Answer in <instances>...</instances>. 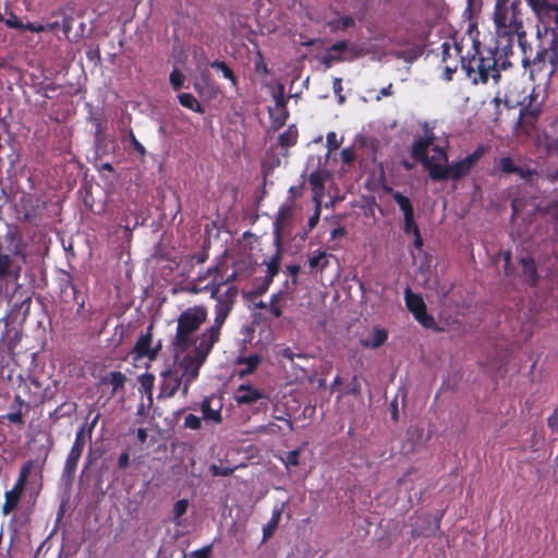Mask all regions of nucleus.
<instances>
[{"instance_id":"obj_1","label":"nucleus","mask_w":558,"mask_h":558,"mask_svg":"<svg viewBox=\"0 0 558 558\" xmlns=\"http://www.w3.org/2000/svg\"><path fill=\"white\" fill-rule=\"evenodd\" d=\"M494 23L496 38L485 45L474 41L472 57L462 59V70L475 85L487 84L489 80L495 84L500 81V71L511 65L509 56L512 53L513 36L518 37L524 68L525 59L530 57L529 48L532 47L526 43L520 0H496Z\"/></svg>"},{"instance_id":"obj_2","label":"nucleus","mask_w":558,"mask_h":558,"mask_svg":"<svg viewBox=\"0 0 558 558\" xmlns=\"http://www.w3.org/2000/svg\"><path fill=\"white\" fill-rule=\"evenodd\" d=\"M534 11L553 22L554 26L545 27L543 34L538 31L536 51L529 48L525 68L531 66L532 72H546L553 76L558 71V4L542 0Z\"/></svg>"},{"instance_id":"obj_3","label":"nucleus","mask_w":558,"mask_h":558,"mask_svg":"<svg viewBox=\"0 0 558 558\" xmlns=\"http://www.w3.org/2000/svg\"><path fill=\"white\" fill-rule=\"evenodd\" d=\"M208 311L205 305H194L185 308L177 318L175 335L172 340L175 353H185L198 343L201 335L196 336L201 326L207 320Z\"/></svg>"},{"instance_id":"obj_4","label":"nucleus","mask_w":558,"mask_h":558,"mask_svg":"<svg viewBox=\"0 0 558 558\" xmlns=\"http://www.w3.org/2000/svg\"><path fill=\"white\" fill-rule=\"evenodd\" d=\"M217 342L218 340L215 338L201 333L195 348H191V352L184 354L178 365L173 366L183 379L182 395L184 397L189 393L191 384L197 379L202 365L206 362Z\"/></svg>"},{"instance_id":"obj_5","label":"nucleus","mask_w":558,"mask_h":558,"mask_svg":"<svg viewBox=\"0 0 558 558\" xmlns=\"http://www.w3.org/2000/svg\"><path fill=\"white\" fill-rule=\"evenodd\" d=\"M238 292L239 291L235 286H229L223 293H219L213 298L216 300L214 324L206 328L202 333L219 341L221 328L233 310Z\"/></svg>"},{"instance_id":"obj_6","label":"nucleus","mask_w":558,"mask_h":558,"mask_svg":"<svg viewBox=\"0 0 558 558\" xmlns=\"http://www.w3.org/2000/svg\"><path fill=\"white\" fill-rule=\"evenodd\" d=\"M543 113V104L537 101L536 97L530 95V100L526 105L522 104L520 109L519 119L517 122V133L524 134L529 137L533 136L537 131V124Z\"/></svg>"},{"instance_id":"obj_7","label":"nucleus","mask_w":558,"mask_h":558,"mask_svg":"<svg viewBox=\"0 0 558 558\" xmlns=\"http://www.w3.org/2000/svg\"><path fill=\"white\" fill-rule=\"evenodd\" d=\"M404 301L407 308L411 312L414 318L426 329L439 330L435 318L427 313L426 304L423 298L412 292L410 288L404 290Z\"/></svg>"},{"instance_id":"obj_8","label":"nucleus","mask_w":558,"mask_h":558,"mask_svg":"<svg viewBox=\"0 0 558 558\" xmlns=\"http://www.w3.org/2000/svg\"><path fill=\"white\" fill-rule=\"evenodd\" d=\"M161 348V340H158L157 343L153 345V326L150 325L147 327L145 333L140 336L131 351V354L133 355L134 361H140L145 357L149 361H155Z\"/></svg>"},{"instance_id":"obj_9","label":"nucleus","mask_w":558,"mask_h":558,"mask_svg":"<svg viewBox=\"0 0 558 558\" xmlns=\"http://www.w3.org/2000/svg\"><path fill=\"white\" fill-rule=\"evenodd\" d=\"M487 147L478 145L471 154L463 159L449 165L450 180L459 181L468 175L471 170L476 166L480 159L486 154Z\"/></svg>"},{"instance_id":"obj_10","label":"nucleus","mask_w":558,"mask_h":558,"mask_svg":"<svg viewBox=\"0 0 558 558\" xmlns=\"http://www.w3.org/2000/svg\"><path fill=\"white\" fill-rule=\"evenodd\" d=\"M275 106L268 108V114L270 119V126L274 131L281 129L289 118V111L287 109V100L284 98V86L278 85V90L274 93Z\"/></svg>"},{"instance_id":"obj_11","label":"nucleus","mask_w":558,"mask_h":558,"mask_svg":"<svg viewBox=\"0 0 558 558\" xmlns=\"http://www.w3.org/2000/svg\"><path fill=\"white\" fill-rule=\"evenodd\" d=\"M234 400L239 405H250L263 400V409H267V393L248 384L240 385L234 392Z\"/></svg>"},{"instance_id":"obj_12","label":"nucleus","mask_w":558,"mask_h":558,"mask_svg":"<svg viewBox=\"0 0 558 558\" xmlns=\"http://www.w3.org/2000/svg\"><path fill=\"white\" fill-rule=\"evenodd\" d=\"M161 376L162 384L160 387V396L172 398L181 386L183 387V379L179 376V371L173 367L162 372Z\"/></svg>"},{"instance_id":"obj_13","label":"nucleus","mask_w":558,"mask_h":558,"mask_svg":"<svg viewBox=\"0 0 558 558\" xmlns=\"http://www.w3.org/2000/svg\"><path fill=\"white\" fill-rule=\"evenodd\" d=\"M497 168L505 174H518L525 181L532 180L533 175L535 174V170L531 169L530 167H520L515 165L514 160L510 156L501 157L498 160Z\"/></svg>"},{"instance_id":"obj_14","label":"nucleus","mask_w":558,"mask_h":558,"mask_svg":"<svg viewBox=\"0 0 558 558\" xmlns=\"http://www.w3.org/2000/svg\"><path fill=\"white\" fill-rule=\"evenodd\" d=\"M434 140V133L427 134L425 137H420L416 140L411 147L412 157L422 163H425L427 160H429L427 149L430 145H433Z\"/></svg>"},{"instance_id":"obj_15","label":"nucleus","mask_w":558,"mask_h":558,"mask_svg":"<svg viewBox=\"0 0 558 558\" xmlns=\"http://www.w3.org/2000/svg\"><path fill=\"white\" fill-rule=\"evenodd\" d=\"M286 505V502H281L274 507L270 520L263 526V542L268 541L277 531Z\"/></svg>"},{"instance_id":"obj_16","label":"nucleus","mask_w":558,"mask_h":558,"mask_svg":"<svg viewBox=\"0 0 558 558\" xmlns=\"http://www.w3.org/2000/svg\"><path fill=\"white\" fill-rule=\"evenodd\" d=\"M472 51H474L472 49ZM462 49L458 44H454L453 46L448 43L444 41L441 44V62L444 65L451 64L452 61H457V58H460V62L462 63L463 58H470L474 52H469L466 56H461Z\"/></svg>"},{"instance_id":"obj_17","label":"nucleus","mask_w":558,"mask_h":558,"mask_svg":"<svg viewBox=\"0 0 558 558\" xmlns=\"http://www.w3.org/2000/svg\"><path fill=\"white\" fill-rule=\"evenodd\" d=\"M60 292L63 298H71L72 301L77 300L78 290L74 284L73 277L68 271H62L59 278Z\"/></svg>"},{"instance_id":"obj_18","label":"nucleus","mask_w":558,"mask_h":558,"mask_svg":"<svg viewBox=\"0 0 558 558\" xmlns=\"http://www.w3.org/2000/svg\"><path fill=\"white\" fill-rule=\"evenodd\" d=\"M292 210L289 206H281L277 213L275 222H274V233H275V243L276 245H281V232L283 225L291 217Z\"/></svg>"},{"instance_id":"obj_19","label":"nucleus","mask_w":558,"mask_h":558,"mask_svg":"<svg viewBox=\"0 0 558 558\" xmlns=\"http://www.w3.org/2000/svg\"><path fill=\"white\" fill-rule=\"evenodd\" d=\"M23 494L24 493L16 490L14 488H11L10 490H7L4 493V502L1 508V512L3 515H9L10 513L16 510L23 497Z\"/></svg>"},{"instance_id":"obj_20","label":"nucleus","mask_w":558,"mask_h":558,"mask_svg":"<svg viewBox=\"0 0 558 558\" xmlns=\"http://www.w3.org/2000/svg\"><path fill=\"white\" fill-rule=\"evenodd\" d=\"M128 378L126 376L119 372L112 371L101 378L100 383L102 385H110L112 387L111 395H116L118 391L123 390Z\"/></svg>"},{"instance_id":"obj_21","label":"nucleus","mask_w":558,"mask_h":558,"mask_svg":"<svg viewBox=\"0 0 558 558\" xmlns=\"http://www.w3.org/2000/svg\"><path fill=\"white\" fill-rule=\"evenodd\" d=\"M423 166L428 171V175L433 181H446L450 179L449 166L434 163L430 159L423 163Z\"/></svg>"},{"instance_id":"obj_22","label":"nucleus","mask_w":558,"mask_h":558,"mask_svg":"<svg viewBox=\"0 0 558 558\" xmlns=\"http://www.w3.org/2000/svg\"><path fill=\"white\" fill-rule=\"evenodd\" d=\"M202 418L205 421H211L215 424L222 422L221 408L213 409L211 399L206 397L201 402Z\"/></svg>"},{"instance_id":"obj_23","label":"nucleus","mask_w":558,"mask_h":558,"mask_svg":"<svg viewBox=\"0 0 558 558\" xmlns=\"http://www.w3.org/2000/svg\"><path fill=\"white\" fill-rule=\"evenodd\" d=\"M44 383H41L38 378L29 376L28 379L24 384V390L29 397V402L34 404H39V397L43 389Z\"/></svg>"},{"instance_id":"obj_24","label":"nucleus","mask_w":558,"mask_h":558,"mask_svg":"<svg viewBox=\"0 0 558 558\" xmlns=\"http://www.w3.org/2000/svg\"><path fill=\"white\" fill-rule=\"evenodd\" d=\"M262 359L258 354H251L248 356H239L236 360L238 365H245V368L239 372L241 378L252 374L260 364Z\"/></svg>"},{"instance_id":"obj_25","label":"nucleus","mask_w":558,"mask_h":558,"mask_svg":"<svg viewBox=\"0 0 558 558\" xmlns=\"http://www.w3.org/2000/svg\"><path fill=\"white\" fill-rule=\"evenodd\" d=\"M308 183L311 184L312 191L314 193V202H317V199L322 201V196L325 190L324 173L320 170L312 172L308 177Z\"/></svg>"},{"instance_id":"obj_26","label":"nucleus","mask_w":558,"mask_h":558,"mask_svg":"<svg viewBox=\"0 0 558 558\" xmlns=\"http://www.w3.org/2000/svg\"><path fill=\"white\" fill-rule=\"evenodd\" d=\"M207 274L208 275H213V279H211V281L209 283H207L201 290L209 292L210 293V298H214L217 294H219V291H220L221 287L223 286V283H221V274H220L219 266H215L213 268H208Z\"/></svg>"},{"instance_id":"obj_27","label":"nucleus","mask_w":558,"mask_h":558,"mask_svg":"<svg viewBox=\"0 0 558 558\" xmlns=\"http://www.w3.org/2000/svg\"><path fill=\"white\" fill-rule=\"evenodd\" d=\"M388 339V333L385 329L376 328L366 339L361 340L364 348L377 349L383 345Z\"/></svg>"},{"instance_id":"obj_28","label":"nucleus","mask_w":558,"mask_h":558,"mask_svg":"<svg viewBox=\"0 0 558 558\" xmlns=\"http://www.w3.org/2000/svg\"><path fill=\"white\" fill-rule=\"evenodd\" d=\"M520 264L522 266L523 275L530 278L531 286H536L539 277L535 259L531 256H525L520 259Z\"/></svg>"},{"instance_id":"obj_29","label":"nucleus","mask_w":558,"mask_h":558,"mask_svg":"<svg viewBox=\"0 0 558 558\" xmlns=\"http://www.w3.org/2000/svg\"><path fill=\"white\" fill-rule=\"evenodd\" d=\"M81 457H82V454L75 453L74 451L70 450V452L68 453V457L65 459V462L63 465V471H62V476L65 480L73 481Z\"/></svg>"},{"instance_id":"obj_30","label":"nucleus","mask_w":558,"mask_h":558,"mask_svg":"<svg viewBox=\"0 0 558 558\" xmlns=\"http://www.w3.org/2000/svg\"><path fill=\"white\" fill-rule=\"evenodd\" d=\"M299 131L295 124H290L288 129L279 135L278 143L281 148L289 149L298 143Z\"/></svg>"},{"instance_id":"obj_31","label":"nucleus","mask_w":558,"mask_h":558,"mask_svg":"<svg viewBox=\"0 0 558 558\" xmlns=\"http://www.w3.org/2000/svg\"><path fill=\"white\" fill-rule=\"evenodd\" d=\"M545 141L548 153L558 156V121L550 124L545 134Z\"/></svg>"},{"instance_id":"obj_32","label":"nucleus","mask_w":558,"mask_h":558,"mask_svg":"<svg viewBox=\"0 0 558 558\" xmlns=\"http://www.w3.org/2000/svg\"><path fill=\"white\" fill-rule=\"evenodd\" d=\"M281 245H277L276 253L270 257V259L267 262V274L265 278H269L270 280H274V278L279 274L280 271V264H281Z\"/></svg>"},{"instance_id":"obj_33","label":"nucleus","mask_w":558,"mask_h":558,"mask_svg":"<svg viewBox=\"0 0 558 558\" xmlns=\"http://www.w3.org/2000/svg\"><path fill=\"white\" fill-rule=\"evenodd\" d=\"M178 100L184 108H187L197 113L204 112V108L191 93H182L178 95Z\"/></svg>"},{"instance_id":"obj_34","label":"nucleus","mask_w":558,"mask_h":558,"mask_svg":"<svg viewBox=\"0 0 558 558\" xmlns=\"http://www.w3.org/2000/svg\"><path fill=\"white\" fill-rule=\"evenodd\" d=\"M392 198L398 204V206H399L400 210L403 213L404 217L414 216L413 205L408 196L396 191V192H392Z\"/></svg>"},{"instance_id":"obj_35","label":"nucleus","mask_w":558,"mask_h":558,"mask_svg":"<svg viewBox=\"0 0 558 558\" xmlns=\"http://www.w3.org/2000/svg\"><path fill=\"white\" fill-rule=\"evenodd\" d=\"M272 280L269 278H259L255 279L253 289L246 294L248 299H255L258 296H262L267 292L269 289V286L271 284Z\"/></svg>"},{"instance_id":"obj_36","label":"nucleus","mask_w":558,"mask_h":558,"mask_svg":"<svg viewBox=\"0 0 558 558\" xmlns=\"http://www.w3.org/2000/svg\"><path fill=\"white\" fill-rule=\"evenodd\" d=\"M210 66L220 71L222 75L231 82L232 86L236 87L238 78L232 69L225 61L215 60L210 63Z\"/></svg>"},{"instance_id":"obj_37","label":"nucleus","mask_w":558,"mask_h":558,"mask_svg":"<svg viewBox=\"0 0 558 558\" xmlns=\"http://www.w3.org/2000/svg\"><path fill=\"white\" fill-rule=\"evenodd\" d=\"M59 383L57 380H49L47 385H43L39 397V404H44L54 398L58 391Z\"/></svg>"},{"instance_id":"obj_38","label":"nucleus","mask_w":558,"mask_h":558,"mask_svg":"<svg viewBox=\"0 0 558 558\" xmlns=\"http://www.w3.org/2000/svg\"><path fill=\"white\" fill-rule=\"evenodd\" d=\"M95 126H96V131H95V145H96V150H100L106 148V135H105V123L99 120V119H96L95 120Z\"/></svg>"},{"instance_id":"obj_39","label":"nucleus","mask_w":558,"mask_h":558,"mask_svg":"<svg viewBox=\"0 0 558 558\" xmlns=\"http://www.w3.org/2000/svg\"><path fill=\"white\" fill-rule=\"evenodd\" d=\"M138 383H140V390L142 392H145L148 395L149 399H151V392H153V388H154V383H155V376L150 373H145V374H142L140 377H138Z\"/></svg>"},{"instance_id":"obj_40","label":"nucleus","mask_w":558,"mask_h":558,"mask_svg":"<svg viewBox=\"0 0 558 558\" xmlns=\"http://www.w3.org/2000/svg\"><path fill=\"white\" fill-rule=\"evenodd\" d=\"M283 292L279 291L277 293H274L270 298L269 303V312L276 317L279 318L282 315L281 306L279 305L280 301L282 300Z\"/></svg>"},{"instance_id":"obj_41","label":"nucleus","mask_w":558,"mask_h":558,"mask_svg":"<svg viewBox=\"0 0 558 558\" xmlns=\"http://www.w3.org/2000/svg\"><path fill=\"white\" fill-rule=\"evenodd\" d=\"M184 80V75L178 69H173L170 73L169 81L174 90H179L183 87Z\"/></svg>"},{"instance_id":"obj_42","label":"nucleus","mask_w":558,"mask_h":558,"mask_svg":"<svg viewBox=\"0 0 558 558\" xmlns=\"http://www.w3.org/2000/svg\"><path fill=\"white\" fill-rule=\"evenodd\" d=\"M12 262L13 260L10 255L3 254L0 251V278H4L9 275Z\"/></svg>"},{"instance_id":"obj_43","label":"nucleus","mask_w":558,"mask_h":558,"mask_svg":"<svg viewBox=\"0 0 558 558\" xmlns=\"http://www.w3.org/2000/svg\"><path fill=\"white\" fill-rule=\"evenodd\" d=\"M183 426L189 429L197 430L202 427V418L190 413L184 417Z\"/></svg>"},{"instance_id":"obj_44","label":"nucleus","mask_w":558,"mask_h":558,"mask_svg":"<svg viewBox=\"0 0 558 558\" xmlns=\"http://www.w3.org/2000/svg\"><path fill=\"white\" fill-rule=\"evenodd\" d=\"M322 264V269L327 266L326 253L318 252L316 255L308 258V265L312 269L318 267Z\"/></svg>"},{"instance_id":"obj_45","label":"nucleus","mask_w":558,"mask_h":558,"mask_svg":"<svg viewBox=\"0 0 558 558\" xmlns=\"http://www.w3.org/2000/svg\"><path fill=\"white\" fill-rule=\"evenodd\" d=\"M189 508V501L186 499H180L178 500L172 510V514L174 519L181 518L183 514L186 513Z\"/></svg>"},{"instance_id":"obj_46","label":"nucleus","mask_w":558,"mask_h":558,"mask_svg":"<svg viewBox=\"0 0 558 558\" xmlns=\"http://www.w3.org/2000/svg\"><path fill=\"white\" fill-rule=\"evenodd\" d=\"M300 449L289 451L283 460L286 466H298L300 464Z\"/></svg>"},{"instance_id":"obj_47","label":"nucleus","mask_w":558,"mask_h":558,"mask_svg":"<svg viewBox=\"0 0 558 558\" xmlns=\"http://www.w3.org/2000/svg\"><path fill=\"white\" fill-rule=\"evenodd\" d=\"M3 417L12 424H24V414L21 409L12 410V412L7 413Z\"/></svg>"},{"instance_id":"obj_48","label":"nucleus","mask_w":558,"mask_h":558,"mask_svg":"<svg viewBox=\"0 0 558 558\" xmlns=\"http://www.w3.org/2000/svg\"><path fill=\"white\" fill-rule=\"evenodd\" d=\"M320 203V199H317V202H315V210L307 221L308 231H312L318 225L322 211Z\"/></svg>"},{"instance_id":"obj_49","label":"nucleus","mask_w":558,"mask_h":558,"mask_svg":"<svg viewBox=\"0 0 558 558\" xmlns=\"http://www.w3.org/2000/svg\"><path fill=\"white\" fill-rule=\"evenodd\" d=\"M254 69L256 73H263L266 75L269 74V69L260 51H257L256 60L254 62Z\"/></svg>"},{"instance_id":"obj_50","label":"nucleus","mask_w":558,"mask_h":558,"mask_svg":"<svg viewBox=\"0 0 558 558\" xmlns=\"http://www.w3.org/2000/svg\"><path fill=\"white\" fill-rule=\"evenodd\" d=\"M210 472L214 476H230L234 472V468L211 464Z\"/></svg>"},{"instance_id":"obj_51","label":"nucleus","mask_w":558,"mask_h":558,"mask_svg":"<svg viewBox=\"0 0 558 558\" xmlns=\"http://www.w3.org/2000/svg\"><path fill=\"white\" fill-rule=\"evenodd\" d=\"M213 553V545H206L199 549L190 553L189 558H210Z\"/></svg>"},{"instance_id":"obj_52","label":"nucleus","mask_w":558,"mask_h":558,"mask_svg":"<svg viewBox=\"0 0 558 558\" xmlns=\"http://www.w3.org/2000/svg\"><path fill=\"white\" fill-rule=\"evenodd\" d=\"M403 229L407 234L414 235L417 232H421L418 226L416 225V222L414 220V216L404 217V228Z\"/></svg>"},{"instance_id":"obj_53","label":"nucleus","mask_w":558,"mask_h":558,"mask_svg":"<svg viewBox=\"0 0 558 558\" xmlns=\"http://www.w3.org/2000/svg\"><path fill=\"white\" fill-rule=\"evenodd\" d=\"M130 142L135 149V151L141 156V158H145L146 156V149L142 145V143L136 138L134 132L131 130L129 133Z\"/></svg>"},{"instance_id":"obj_54","label":"nucleus","mask_w":558,"mask_h":558,"mask_svg":"<svg viewBox=\"0 0 558 558\" xmlns=\"http://www.w3.org/2000/svg\"><path fill=\"white\" fill-rule=\"evenodd\" d=\"M345 395L360 396L361 395V384L359 381L357 376H353L348 385V390Z\"/></svg>"},{"instance_id":"obj_55","label":"nucleus","mask_w":558,"mask_h":558,"mask_svg":"<svg viewBox=\"0 0 558 558\" xmlns=\"http://www.w3.org/2000/svg\"><path fill=\"white\" fill-rule=\"evenodd\" d=\"M327 148L329 151L336 150L340 146V142L337 138V134L335 132H329L326 137Z\"/></svg>"},{"instance_id":"obj_56","label":"nucleus","mask_w":558,"mask_h":558,"mask_svg":"<svg viewBox=\"0 0 558 558\" xmlns=\"http://www.w3.org/2000/svg\"><path fill=\"white\" fill-rule=\"evenodd\" d=\"M341 159L344 163H352L355 160V154L351 148H343L340 153Z\"/></svg>"},{"instance_id":"obj_57","label":"nucleus","mask_w":558,"mask_h":558,"mask_svg":"<svg viewBox=\"0 0 558 558\" xmlns=\"http://www.w3.org/2000/svg\"><path fill=\"white\" fill-rule=\"evenodd\" d=\"M34 466V461L33 460H28L26 461L20 469V473H19V476L20 477H25L28 480V476L32 472V469Z\"/></svg>"},{"instance_id":"obj_58","label":"nucleus","mask_w":558,"mask_h":558,"mask_svg":"<svg viewBox=\"0 0 558 558\" xmlns=\"http://www.w3.org/2000/svg\"><path fill=\"white\" fill-rule=\"evenodd\" d=\"M23 407H25L26 410L29 409V404L24 399H22V397L20 395H15L13 403L11 404L10 409L11 410H16V409L22 410Z\"/></svg>"},{"instance_id":"obj_59","label":"nucleus","mask_w":558,"mask_h":558,"mask_svg":"<svg viewBox=\"0 0 558 558\" xmlns=\"http://www.w3.org/2000/svg\"><path fill=\"white\" fill-rule=\"evenodd\" d=\"M130 465V453L129 451H123L118 459V468L120 470H125Z\"/></svg>"},{"instance_id":"obj_60","label":"nucleus","mask_w":558,"mask_h":558,"mask_svg":"<svg viewBox=\"0 0 558 558\" xmlns=\"http://www.w3.org/2000/svg\"><path fill=\"white\" fill-rule=\"evenodd\" d=\"M347 48H348V41L339 40L328 48V52L335 51V52L341 53V52H344L347 50Z\"/></svg>"},{"instance_id":"obj_61","label":"nucleus","mask_w":558,"mask_h":558,"mask_svg":"<svg viewBox=\"0 0 558 558\" xmlns=\"http://www.w3.org/2000/svg\"><path fill=\"white\" fill-rule=\"evenodd\" d=\"M547 425L553 430H558V408L547 417Z\"/></svg>"},{"instance_id":"obj_62","label":"nucleus","mask_w":558,"mask_h":558,"mask_svg":"<svg viewBox=\"0 0 558 558\" xmlns=\"http://www.w3.org/2000/svg\"><path fill=\"white\" fill-rule=\"evenodd\" d=\"M444 69H445V78L447 81H450V80H452V74L458 69V62L457 61H452L451 64L444 65Z\"/></svg>"},{"instance_id":"obj_63","label":"nucleus","mask_w":558,"mask_h":558,"mask_svg":"<svg viewBox=\"0 0 558 558\" xmlns=\"http://www.w3.org/2000/svg\"><path fill=\"white\" fill-rule=\"evenodd\" d=\"M301 270L300 265H288L287 272L292 277V283L295 286L298 283V275Z\"/></svg>"},{"instance_id":"obj_64","label":"nucleus","mask_w":558,"mask_h":558,"mask_svg":"<svg viewBox=\"0 0 558 558\" xmlns=\"http://www.w3.org/2000/svg\"><path fill=\"white\" fill-rule=\"evenodd\" d=\"M75 440H80V441H90L92 439H88L87 437V424H83L78 430L76 432V435H75Z\"/></svg>"}]
</instances>
